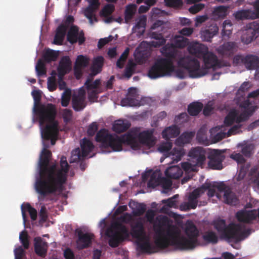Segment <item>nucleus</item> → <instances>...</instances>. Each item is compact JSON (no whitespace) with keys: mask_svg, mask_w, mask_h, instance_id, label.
Listing matches in <instances>:
<instances>
[{"mask_svg":"<svg viewBox=\"0 0 259 259\" xmlns=\"http://www.w3.org/2000/svg\"><path fill=\"white\" fill-rule=\"evenodd\" d=\"M203 240L208 243L215 244L218 242V235L213 231L205 232L202 235Z\"/></svg>","mask_w":259,"mask_h":259,"instance_id":"58836bf2","label":"nucleus"},{"mask_svg":"<svg viewBox=\"0 0 259 259\" xmlns=\"http://www.w3.org/2000/svg\"><path fill=\"white\" fill-rule=\"evenodd\" d=\"M206 152L205 150L201 147H195V167H203L206 163ZM195 168V171H196Z\"/></svg>","mask_w":259,"mask_h":259,"instance_id":"5701e85b","label":"nucleus"},{"mask_svg":"<svg viewBox=\"0 0 259 259\" xmlns=\"http://www.w3.org/2000/svg\"><path fill=\"white\" fill-rule=\"evenodd\" d=\"M259 36V23L253 21L246 25V29L241 37L242 42L248 45Z\"/></svg>","mask_w":259,"mask_h":259,"instance_id":"f8f14e48","label":"nucleus"},{"mask_svg":"<svg viewBox=\"0 0 259 259\" xmlns=\"http://www.w3.org/2000/svg\"><path fill=\"white\" fill-rule=\"evenodd\" d=\"M58 57V52L53 50H47L43 55V58L47 63H50L52 61H55Z\"/></svg>","mask_w":259,"mask_h":259,"instance_id":"37998d69","label":"nucleus"},{"mask_svg":"<svg viewBox=\"0 0 259 259\" xmlns=\"http://www.w3.org/2000/svg\"><path fill=\"white\" fill-rule=\"evenodd\" d=\"M146 209L145 204L140 203L137 206L135 210L133 211V214L135 217H140L143 215Z\"/></svg>","mask_w":259,"mask_h":259,"instance_id":"bf43d9fd","label":"nucleus"},{"mask_svg":"<svg viewBox=\"0 0 259 259\" xmlns=\"http://www.w3.org/2000/svg\"><path fill=\"white\" fill-rule=\"evenodd\" d=\"M189 116L187 113L184 112L181 113L178 116H176L175 118V121L176 123L181 124L188 121Z\"/></svg>","mask_w":259,"mask_h":259,"instance_id":"338daca9","label":"nucleus"},{"mask_svg":"<svg viewBox=\"0 0 259 259\" xmlns=\"http://www.w3.org/2000/svg\"><path fill=\"white\" fill-rule=\"evenodd\" d=\"M214 104L213 101H209L204 106L203 109V114L205 116L210 115L214 110Z\"/></svg>","mask_w":259,"mask_h":259,"instance_id":"6e6d98bb","label":"nucleus"},{"mask_svg":"<svg viewBox=\"0 0 259 259\" xmlns=\"http://www.w3.org/2000/svg\"><path fill=\"white\" fill-rule=\"evenodd\" d=\"M71 96V91L70 89H66L62 94L61 105L63 107H67L69 103Z\"/></svg>","mask_w":259,"mask_h":259,"instance_id":"09e8293b","label":"nucleus"},{"mask_svg":"<svg viewBox=\"0 0 259 259\" xmlns=\"http://www.w3.org/2000/svg\"><path fill=\"white\" fill-rule=\"evenodd\" d=\"M232 23L230 20H225L222 24L221 31L222 37L223 39H228L232 33Z\"/></svg>","mask_w":259,"mask_h":259,"instance_id":"72a5a7b5","label":"nucleus"},{"mask_svg":"<svg viewBox=\"0 0 259 259\" xmlns=\"http://www.w3.org/2000/svg\"><path fill=\"white\" fill-rule=\"evenodd\" d=\"M166 5L169 7L179 8L182 6V0H164Z\"/></svg>","mask_w":259,"mask_h":259,"instance_id":"69168bd1","label":"nucleus"},{"mask_svg":"<svg viewBox=\"0 0 259 259\" xmlns=\"http://www.w3.org/2000/svg\"><path fill=\"white\" fill-rule=\"evenodd\" d=\"M244 65L247 70H254L259 65V57L254 55H247L244 57Z\"/></svg>","mask_w":259,"mask_h":259,"instance_id":"a878e982","label":"nucleus"},{"mask_svg":"<svg viewBox=\"0 0 259 259\" xmlns=\"http://www.w3.org/2000/svg\"><path fill=\"white\" fill-rule=\"evenodd\" d=\"M137 10L135 4H130L126 6L124 11V20L127 23L133 18Z\"/></svg>","mask_w":259,"mask_h":259,"instance_id":"e433bc0d","label":"nucleus"},{"mask_svg":"<svg viewBox=\"0 0 259 259\" xmlns=\"http://www.w3.org/2000/svg\"><path fill=\"white\" fill-rule=\"evenodd\" d=\"M206 190H207V195L209 197H212L215 195L219 199H220V195L216 193L215 190L212 188L211 182L206 181L204 184L201 185L200 189L195 188V207L197 205L196 199L199 197L200 193H202Z\"/></svg>","mask_w":259,"mask_h":259,"instance_id":"6ab92c4d","label":"nucleus"},{"mask_svg":"<svg viewBox=\"0 0 259 259\" xmlns=\"http://www.w3.org/2000/svg\"><path fill=\"white\" fill-rule=\"evenodd\" d=\"M115 7L112 4H107L105 6L100 12L102 17H108L110 16L114 11Z\"/></svg>","mask_w":259,"mask_h":259,"instance_id":"3c124183","label":"nucleus"},{"mask_svg":"<svg viewBox=\"0 0 259 259\" xmlns=\"http://www.w3.org/2000/svg\"><path fill=\"white\" fill-rule=\"evenodd\" d=\"M219 31L217 25L213 23H208L200 31V37L203 41L210 42Z\"/></svg>","mask_w":259,"mask_h":259,"instance_id":"dca6fc26","label":"nucleus"},{"mask_svg":"<svg viewBox=\"0 0 259 259\" xmlns=\"http://www.w3.org/2000/svg\"><path fill=\"white\" fill-rule=\"evenodd\" d=\"M72 117V111L71 110L66 108L62 110V117L64 122H69L71 120Z\"/></svg>","mask_w":259,"mask_h":259,"instance_id":"774afa93","label":"nucleus"},{"mask_svg":"<svg viewBox=\"0 0 259 259\" xmlns=\"http://www.w3.org/2000/svg\"><path fill=\"white\" fill-rule=\"evenodd\" d=\"M161 177L158 172H154L150 176V180L148 183L149 186H156L159 185V182Z\"/></svg>","mask_w":259,"mask_h":259,"instance_id":"5fc2aeb1","label":"nucleus"},{"mask_svg":"<svg viewBox=\"0 0 259 259\" xmlns=\"http://www.w3.org/2000/svg\"><path fill=\"white\" fill-rule=\"evenodd\" d=\"M84 94H79L73 96L72 100V107L75 111L82 110L85 107Z\"/></svg>","mask_w":259,"mask_h":259,"instance_id":"cd10ccee","label":"nucleus"},{"mask_svg":"<svg viewBox=\"0 0 259 259\" xmlns=\"http://www.w3.org/2000/svg\"><path fill=\"white\" fill-rule=\"evenodd\" d=\"M71 62L68 56H63L60 60L57 68L58 76L64 77L71 70Z\"/></svg>","mask_w":259,"mask_h":259,"instance_id":"412c9836","label":"nucleus"},{"mask_svg":"<svg viewBox=\"0 0 259 259\" xmlns=\"http://www.w3.org/2000/svg\"><path fill=\"white\" fill-rule=\"evenodd\" d=\"M183 174V171L182 169L178 165L170 166L165 171L166 177L172 179H179L182 176Z\"/></svg>","mask_w":259,"mask_h":259,"instance_id":"c85d7f7f","label":"nucleus"},{"mask_svg":"<svg viewBox=\"0 0 259 259\" xmlns=\"http://www.w3.org/2000/svg\"><path fill=\"white\" fill-rule=\"evenodd\" d=\"M203 62L204 65L200 68L199 62L195 58V78L204 76L209 69H212L217 70L213 74L212 79H218L221 74L228 72L230 66L228 62L219 61L217 56L211 52L203 56Z\"/></svg>","mask_w":259,"mask_h":259,"instance_id":"0eeeda50","label":"nucleus"},{"mask_svg":"<svg viewBox=\"0 0 259 259\" xmlns=\"http://www.w3.org/2000/svg\"><path fill=\"white\" fill-rule=\"evenodd\" d=\"M137 247L142 253H151L152 251V245L148 238L141 237L137 238Z\"/></svg>","mask_w":259,"mask_h":259,"instance_id":"393cba45","label":"nucleus"},{"mask_svg":"<svg viewBox=\"0 0 259 259\" xmlns=\"http://www.w3.org/2000/svg\"><path fill=\"white\" fill-rule=\"evenodd\" d=\"M187 50L191 56L181 58L178 61L179 66L187 70L192 78H194V41L190 43Z\"/></svg>","mask_w":259,"mask_h":259,"instance_id":"9d476101","label":"nucleus"},{"mask_svg":"<svg viewBox=\"0 0 259 259\" xmlns=\"http://www.w3.org/2000/svg\"><path fill=\"white\" fill-rule=\"evenodd\" d=\"M77 248L78 249H82L89 247L91 245L94 235L91 233H84L80 231L77 233Z\"/></svg>","mask_w":259,"mask_h":259,"instance_id":"f3484780","label":"nucleus"},{"mask_svg":"<svg viewBox=\"0 0 259 259\" xmlns=\"http://www.w3.org/2000/svg\"><path fill=\"white\" fill-rule=\"evenodd\" d=\"M254 10L247 9L237 11L234 14L237 19H254L259 17V0H255L253 3Z\"/></svg>","mask_w":259,"mask_h":259,"instance_id":"4468645a","label":"nucleus"},{"mask_svg":"<svg viewBox=\"0 0 259 259\" xmlns=\"http://www.w3.org/2000/svg\"><path fill=\"white\" fill-rule=\"evenodd\" d=\"M104 63V58L100 56L95 58L93 61L92 65L91 67V73L95 76L100 73L102 70V68Z\"/></svg>","mask_w":259,"mask_h":259,"instance_id":"473e14b6","label":"nucleus"},{"mask_svg":"<svg viewBox=\"0 0 259 259\" xmlns=\"http://www.w3.org/2000/svg\"><path fill=\"white\" fill-rule=\"evenodd\" d=\"M114 227L116 229L115 232H118L122 237L123 240L129 237L128 230L124 225L119 223H116L115 224Z\"/></svg>","mask_w":259,"mask_h":259,"instance_id":"c03bdc74","label":"nucleus"},{"mask_svg":"<svg viewBox=\"0 0 259 259\" xmlns=\"http://www.w3.org/2000/svg\"><path fill=\"white\" fill-rule=\"evenodd\" d=\"M130 50L128 48H126L124 52L122 53L119 58L116 62V66L119 68L123 67L125 61L127 59L129 54Z\"/></svg>","mask_w":259,"mask_h":259,"instance_id":"8fccbe9b","label":"nucleus"},{"mask_svg":"<svg viewBox=\"0 0 259 259\" xmlns=\"http://www.w3.org/2000/svg\"><path fill=\"white\" fill-rule=\"evenodd\" d=\"M67 40L72 45L78 42L79 45H81L84 42L85 38L83 30L79 31L77 26L73 25L68 31Z\"/></svg>","mask_w":259,"mask_h":259,"instance_id":"2eb2a0df","label":"nucleus"},{"mask_svg":"<svg viewBox=\"0 0 259 259\" xmlns=\"http://www.w3.org/2000/svg\"><path fill=\"white\" fill-rule=\"evenodd\" d=\"M259 36V23L253 21L246 25V29L241 37L242 42L248 45Z\"/></svg>","mask_w":259,"mask_h":259,"instance_id":"9b49d317","label":"nucleus"},{"mask_svg":"<svg viewBox=\"0 0 259 259\" xmlns=\"http://www.w3.org/2000/svg\"><path fill=\"white\" fill-rule=\"evenodd\" d=\"M80 151L82 153V155L88 156L94 148V145L93 142L89 139L84 138L80 142Z\"/></svg>","mask_w":259,"mask_h":259,"instance_id":"c756f323","label":"nucleus"},{"mask_svg":"<svg viewBox=\"0 0 259 259\" xmlns=\"http://www.w3.org/2000/svg\"><path fill=\"white\" fill-rule=\"evenodd\" d=\"M175 47L183 48L188 45L189 39L182 35H176L174 38Z\"/></svg>","mask_w":259,"mask_h":259,"instance_id":"a18cd8bd","label":"nucleus"},{"mask_svg":"<svg viewBox=\"0 0 259 259\" xmlns=\"http://www.w3.org/2000/svg\"><path fill=\"white\" fill-rule=\"evenodd\" d=\"M147 18L145 16H141L138 19L137 22L135 25V28L140 30L142 28V31H144L146 25Z\"/></svg>","mask_w":259,"mask_h":259,"instance_id":"4d7b16f0","label":"nucleus"},{"mask_svg":"<svg viewBox=\"0 0 259 259\" xmlns=\"http://www.w3.org/2000/svg\"><path fill=\"white\" fill-rule=\"evenodd\" d=\"M109 237V244L112 247H117L119 243L123 241L122 237L115 231L112 232V234Z\"/></svg>","mask_w":259,"mask_h":259,"instance_id":"4c0bfd02","label":"nucleus"},{"mask_svg":"<svg viewBox=\"0 0 259 259\" xmlns=\"http://www.w3.org/2000/svg\"><path fill=\"white\" fill-rule=\"evenodd\" d=\"M34 240L35 252L39 256L45 257L48 250V243L43 241L40 237L35 238Z\"/></svg>","mask_w":259,"mask_h":259,"instance_id":"4be33fe9","label":"nucleus"},{"mask_svg":"<svg viewBox=\"0 0 259 259\" xmlns=\"http://www.w3.org/2000/svg\"><path fill=\"white\" fill-rule=\"evenodd\" d=\"M93 77V74H90L84 83L88 90H97L101 83L100 80L99 79H97L92 82Z\"/></svg>","mask_w":259,"mask_h":259,"instance_id":"ea45409f","label":"nucleus"},{"mask_svg":"<svg viewBox=\"0 0 259 259\" xmlns=\"http://www.w3.org/2000/svg\"><path fill=\"white\" fill-rule=\"evenodd\" d=\"M67 27L64 25L59 26L56 31L53 44L56 45H62L66 33Z\"/></svg>","mask_w":259,"mask_h":259,"instance_id":"bb28decb","label":"nucleus"},{"mask_svg":"<svg viewBox=\"0 0 259 259\" xmlns=\"http://www.w3.org/2000/svg\"><path fill=\"white\" fill-rule=\"evenodd\" d=\"M250 114L242 113L238 115V112L235 109H231L226 116L224 125L226 127L230 126L234 123L236 124L230 127L227 132L228 136L236 135L240 133L241 125L240 122L245 121L249 116Z\"/></svg>","mask_w":259,"mask_h":259,"instance_id":"6e6552de","label":"nucleus"},{"mask_svg":"<svg viewBox=\"0 0 259 259\" xmlns=\"http://www.w3.org/2000/svg\"><path fill=\"white\" fill-rule=\"evenodd\" d=\"M228 6H220L216 7L213 11V16L216 19L223 18L227 15Z\"/></svg>","mask_w":259,"mask_h":259,"instance_id":"a19ab883","label":"nucleus"},{"mask_svg":"<svg viewBox=\"0 0 259 259\" xmlns=\"http://www.w3.org/2000/svg\"><path fill=\"white\" fill-rule=\"evenodd\" d=\"M121 104L122 106H140V103L136 97H128L122 99L121 101Z\"/></svg>","mask_w":259,"mask_h":259,"instance_id":"79ce46f5","label":"nucleus"},{"mask_svg":"<svg viewBox=\"0 0 259 259\" xmlns=\"http://www.w3.org/2000/svg\"><path fill=\"white\" fill-rule=\"evenodd\" d=\"M20 240L25 249H28L29 246V243L27 233L23 231H22L19 236Z\"/></svg>","mask_w":259,"mask_h":259,"instance_id":"13d9d810","label":"nucleus"},{"mask_svg":"<svg viewBox=\"0 0 259 259\" xmlns=\"http://www.w3.org/2000/svg\"><path fill=\"white\" fill-rule=\"evenodd\" d=\"M144 233V225L141 221H137L131 225V234L134 238H139Z\"/></svg>","mask_w":259,"mask_h":259,"instance_id":"2f4dec72","label":"nucleus"},{"mask_svg":"<svg viewBox=\"0 0 259 259\" xmlns=\"http://www.w3.org/2000/svg\"><path fill=\"white\" fill-rule=\"evenodd\" d=\"M48 89L50 92H53L56 90V79L55 76H50L48 78Z\"/></svg>","mask_w":259,"mask_h":259,"instance_id":"0e129e2a","label":"nucleus"},{"mask_svg":"<svg viewBox=\"0 0 259 259\" xmlns=\"http://www.w3.org/2000/svg\"><path fill=\"white\" fill-rule=\"evenodd\" d=\"M131 126L127 121L122 120H117L113 125V130L116 133H121L126 131Z\"/></svg>","mask_w":259,"mask_h":259,"instance_id":"c9c22d12","label":"nucleus"},{"mask_svg":"<svg viewBox=\"0 0 259 259\" xmlns=\"http://www.w3.org/2000/svg\"><path fill=\"white\" fill-rule=\"evenodd\" d=\"M35 69L38 76L43 75L46 73L45 64L40 59L38 60Z\"/></svg>","mask_w":259,"mask_h":259,"instance_id":"680f3d73","label":"nucleus"},{"mask_svg":"<svg viewBox=\"0 0 259 259\" xmlns=\"http://www.w3.org/2000/svg\"><path fill=\"white\" fill-rule=\"evenodd\" d=\"M218 190L223 193L224 202L231 205H235L237 204L238 199L234 193L229 188L224 185H220L218 187Z\"/></svg>","mask_w":259,"mask_h":259,"instance_id":"a211bd4d","label":"nucleus"},{"mask_svg":"<svg viewBox=\"0 0 259 259\" xmlns=\"http://www.w3.org/2000/svg\"><path fill=\"white\" fill-rule=\"evenodd\" d=\"M208 166L210 169L220 170L224 168L223 162L225 156L221 150L214 149L208 156Z\"/></svg>","mask_w":259,"mask_h":259,"instance_id":"ddd939ff","label":"nucleus"},{"mask_svg":"<svg viewBox=\"0 0 259 259\" xmlns=\"http://www.w3.org/2000/svg\"><path fill=\"white\" fill-rule=\"evenodd\" d=\"M195 140H196L199 143L203 145H207L208 143L206 133L202 129H200L198 131Z\"/></svg>","mask_w":259,"mask_h":259,"instance_id":"de8ad7c7","label":"nucleus"},{"mask_svg":"<svg viewBox=\"0 0 259 259\" xmlns=\"http://www.w3.org/2000/svg\"><path fill=\"white\" fill-rule=\"evenodd\" d=\"M96 10V9L89 6L84 10V15L89 20L91 23L93 22V19L97 21V18L95 15Z\"/></svg>","mask_w":259,"mask_h":259,"instance_id":"603ef678","label":"nucleus"},{"mask_svg":"<svg viewBox=\"0 0 259 259\" xmlns=\"http://www.w3.org/2000/svg\"><path fill=\"white\" fill-rule=\"evenodd\" d=\"M22 215L23 223L25 225L27 222L26 212H28L32 221H35L37 218V211L32 207L29 203H24L21 205Z\"/></svg>","mask_w":259,"mask_h":259,"instance_id":"b1692460","label":"nucleus"},{"mask_svg":"<svg viewBox=\"0 0 259 259\" xmlns=\"http://www.w3.org/2000/svg\"><path fill=\"white\" fill-rule=\"evenodd\" d=\"M159 180V185H161L165 190L170 189L172 185V182L171 180L164 177H161Z\"/></svg>","mask_w":259,"mask_h":259,"instance_id":"e2e57ef3","label":"nucleus"},{"mask_svg":"<svg viewBox=\"0 0 259 259\" xmlns=\"http://www.w3.org/2000/svg\"><path fill=\"white\" fill-rule=\"evenodd\" d=\"M154 211L149 209L145 218L150 223H153L156 234L155 243L159 248L165 249L172 246L179 249L194 248V223L188 221L185 225V232L188 238L181 235L180 231L170 224L168 218L159 215L154 220Z\"/></svg>","mask_w":259,"mask_h":259,"instance_id":"f03ea898","label":"nucleus"},{"mask_svg":"<svg viewBox=\"0 0 259 259\" xmlns=\"http://www.w3.org/2000/svg\"><path fill=\"white\" fill-rule=\"evenodd\" d=\"M153 134L152 131H144L139 133L137 129H132L126 134L118 136L102 128L97 133L96 140L101 143L102 147L110 148L113 151L117 152L122 150V144L130 145L134 149H139L141 144L152 147L155 144Z\"/></svg>","mask_w":259,"mask_h":259,"instance_id":"20e7f679","label":"nucleus"},{"mask_svg":"<svg viewBox=\"0 0 259 259\" xmlns=\"http://www.w3.org/2000/svg\"><path fill=\"white\" fill-rule=\"evenodd\" d=\"M180 133L178 126L174 125L165 128L162 132V137L166 140L170 138L177 137Z\"/></svg>","mask_w":259,"mask_h":259,"instance_id":"7c9ffc66","label":"nucleus"},{"mask_svg":"<svg viewBox=\"0 0 259 259\" xmlns=\"http://www.w3.org/2000/svg\"><path fill=\"white\" fill-rule=\"evenodd\" d=\"M197 53H201L204 56L206 54H208L209 52H208V49L206 46L198 44V42L195 40V54Z\"/></svg>","mask_w":259,"mask_h":259,"instance_id":"052dcab7","label":"nucleus"},{"mask_svg":"<svg viewBox=\"0 0 259 259\" xmlns=\"http://www.w3.org/2000/svg\"><path fill=\"white\" fill-rule=\"evenodd\" d=\"M235 217L238 224H231L227 226L226 221L217 219L213 222V226L220 234L221 239L228 243H237L244 240L251 234L250 229H246V225L255 224L259 229V208L257 210H247L245 209L238 211Z\"/></svg>","mask_w":259,"mask_h":259,"instance_id":"7ed1b4c3","label":"nucleus"},{"mask_svg":"<svg viewBox=\"0 0 259 259\" xmlns=\"http://www.w3.org/2000/svg\"><path fill=\"white\" fill-rule=\"evenodd\" d=\"M166 58L157 59L149 69L148 75L151 79H156L170 75L174 71L172 60L176 57L177 51L173 44L168 43L161 49Z\"/></svg>","mask_w":259,"mask_h":259,"instance_id":"423d86ee","label":"nucleus"},{"mask_svg":"<svg viewBox=\"0 0 259 259\" xmlns=\"http://www.w3.org/2000/svg\"><path fill=\"white\" fill-rule=\"evenodd\" d=\"M51 157L50 150L42 149L38 164V176L34 184L39 201H55L56 199L52 196L62 193L67 180L69 165L66 157H61L59 168L56 162L50 163Z\"/></svg>","mask_w":259,"mask_h":259,"instance_id":"f257e3e1","label":"nucleus"},{"mask_svg":"<svg viewBox=\"0 0 259 259\" xmlns=\"http://www.w3.org/2000/svg\"><path fill=\"white\" fill-rule=\"evenodd\" d=\"M237 44L234 41H228L224 42L218 48V53L222 55L231 56L237 50Z\"/></svg>","mask_w":259,"mask_h":259,"instance_id":"aec40b11","label":"nucleus"},{"mask_svg":"<svg viewBox=\"0 0 259 259\" xmlns=\"http://www.w3.org/2000/svg\"><path fill=\"white\" fill-rule=\"evenodd\" d=\"M86 156L82 155V153L80 151L79 148H76L71 152V156L70 158V163L78 162V161L84 159Z\"/></svg>","mask_w":259,"mask_h":259,"instance_id":"49530a36","label":"nucleus"},{"mask_svg":"<svg viewBox=\"0 0 259 259\" xmlns=\"http://www.w3.org/2000/svg\"><path fill=\"white\" fill-rule=\"evenodd\" d=\"M172 143L169 141L161 143L158 147V150L163 154L164 158L171 157L172 163H177L181 160L184 154V149L182 148H174L170 152L169 151L171 149Z\"/></svg>","mask_w":259,"mask_h":259,"instance_id":"1a4fd4ad","label":"nucleus"},{"mask_svg":"<svg viewBox=\"0 0 259 259\" xmlns=\"http://www.w3.org/2000/svg\"><path fill=\"white\" fill-rule=\"evenodd\" d=\"M34 112L41 128L42 138L46 140H51V145H54L59 132V122L56 119V106L52 103L39 105L35 108Z\"/></svg>","mask_w":259,"mask_h":259,"instance_id":"39448f33","label":"nucleus"},{"mask_svg":"<svg viewBox=\"0 0 259 259\" xmlns=\"http://www.w3.org/2000/svg\"><path fill=\"white\" fill-rule=\"evenodd\" d=\"M89 64V59L86 57L82 55H79L77 56L75 66L81 68H84L88 66Z\"/></svg>","mask_w":259,"mask_h":259,"instance_id":"864d4df0","label":"nucleus"},{"mask_svg":"<svg viewBox=\"0 0 259 259\" xmlns=\"http://www.w3.org/2000/svg\"><path fill=\"white\" fill-rule=\"evenodd\" d=\"M185 200L188 202L181 204L180 206V209L186 211L191 208L194 209V190L190 192L188 195H186Z\"/></svg>","mask_w":259,"mask_h":259,"instance_id":"f704fd0d","label":"nucleus"}]
</instances>
